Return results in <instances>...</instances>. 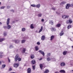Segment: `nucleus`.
Returning <instances> with one entry per match:
<instances>
[{"label":"nucleus","mask_w":73,"mask_h":73,"mask_svg":"<svg viewBox=\"0 0 73 73\" xmlns=\"http://www.w3.org/2000/svg\"><path fill=\"white\" fill-rule=\"evenodd\" d=\"M9 21H10V19L9 18H8L7 19V28L8 29H11V27L10 25H9Z\"/></svg>","instance_id":"obj_1"},{"label":"nucleus","mask_w":73,"mask_h":73,"mask_svg":"<svg viewBox=\"0 0 73 73\" xmlns=\"http://www.w3.org/2000/svg\"><path fill=\"white\" fill-rule=\"evenodd\" d=\"M15 62H16L17 60H18V61H20L21 60V58H19V55H17L15 57Z\"/></svg>","instance_id":"obj_2"},{"label":"nucleus","mask_w":73,"mask_h":73,"mask_svg":"<svg viewBox=\"0 0 73 73\" xmlns=\"http://www.w3.org/2000/svg\"><path fill=\"white\" fill-rule=\"evenodd\" d=\"M73 23V21H72V20H71L70 19H69V21H67L66 22V23L67 24H68V23H70V24H71V23Z\"/></svg>","instance_id":"obj_3"},{"label":"nucleus","mask_w":73,"mask_h":73,"mask_svg":"<svg viewBox=\"0 0 73 73\" xmlns=\"http://www.w3.org/2000/svg\"><path fill=\"white\" fill-rule=\"evenodd\" d=\"M69 17V16L68 15H63L62 16V18L63 19H66V18H68Z\"/></svg>","instance_id":"obj_4"},{"label":"nucleus","mask_w":73,"mask_h":73,"mask_svg":"<svg viewBox=\"0 0 73 73\" xmlns=\"http://www.w3.org/2000/svg\"><path fill=\"white\" fill-rule=\"evenodd\" d=\"M70 4H67V5L66 6V8L67 9H68L69 7H70Z\"/></svg>","instance_id":"obj_5"},{"label":"nucleus","mask_w":73,"mask_h":73,"mask_svg":"<svg viewBox=\"0 0 73 73\" xmlns=\"http://www.w3.org/2000/svg\"><path fill=\"white\" fill-rule=\"evenodd\" d=\"M39 52L41 53L43 56H45V53L43 51H42V50H40L39 51Z\"/></svg>","instance_id":"obj_6"},{"label":"nucleus","mask_w":73,"mask_h":73,"mask_svg":"<svg viewBox=\"0 0 73 73\" xmlns=\"http://www.w3.org/2000/svg\"><path fill=\"white\" fill-rule=\"evenodd\" d=\"M49 24H51L52 25H53L54 24V22L52 20H50L49 21Z\"/></svg>","instance_id":"obj_7"},{"label":"nucleus","mask_w":73,"mask_h":73,"mask_svg":"<svg viewBox=\"0 0 73 73\" xmlns=\"http://www.w3.org/2000/svg\"><path fill=\"white\" fill-rule=\"evenodd\" d=\"M19 64H18V63L15 64H14V66L15 68H17V67H18V66H19Z\"/></svg>","instance_id":"obj_8"},{"label":"nucleus","mask_w":73,"mask_h":73,"mask_svg":"<svg viewBox=\"0 0 73 73\" xmlns=\"http://www.w3.org/2000/svg\"><path fill=\"white\" fill-rule=\"evenodd\" d=\"M15 44H19L20 42V40H16L15 41Z\"/></svg>","instance_id":"obj_9"},{"label":"nucleus","mask_w":73,"mask_h":73,"mask_svg":"<svg viewBox=\"0 0 73 73\" xmlns=\"http://www.w3.org/2000/svg\"><path fill=\"white\" fill-rule=\"evenodd\" d=\"M28 73H31V69L30 68H29L27 69V72Z\"/></svg>","instance_id":"obj_10"},{"label":"nucleus","mask_w":73,"mask_h":73,"mask_svg":"<svg viewBox=\"0 0 73 73\" xmlns=\"http://www.w3.org/2000/svg\"><path fill=\"white\" fill-rule=\"evenodd\" d=\"M54 35H52V36H51L50 37V40L51 41H52L53 39H54Z\"/></svg>","instance_id":"obj_11"},{"label":"nucleus","mask_w":73,"mask_h":73,"mask_svg":"<svg viewBox=\"0 0 73 73\" xmlns=\"http://www.w3.org/2000/svg\"><path fill=\"white\" fill-rule=\"evenodd\" d=\"M45 37L44 35H42V36L41 39L42 40H45Z\"/></svg>","instance_id":"obj_12"},{"label":"nucleus","mask_w":73,"mask_h":73,"mask_svg":"<svg viewBox=\"0 0 73 73\" xmlns=\"http://www.w3.org/2000/svg\"><path fill=\"white\" fill-rule=\"evenodd\" d=\"M60 65L61 66H65V63L64 62H62L60 64Z\"/></svg>","instance_id":"obj_13"},{"label":"nucleus","mask_w":73,"mask_h":73,"mask_svg":"<svg viewBox=\"0 0 73 73\" xmlns=\"http://www.w3.org/2000/svg\"><path fill=\"white\" fill-rule=\"evenodd\" d=\"M31 63H32L33 64H36V61L35 60H33L31 61Z\"/></svg>","instance_id":"obj_14"},{"label":"nucleus","mask_w":73,"mask_h":73,"mask_svg":"<svg viewBox=\"0 0 73 73\" xmlns=\"http://www.w3.org/2000/svg\"><path fill=\"white\" fill-rule=\"evenodd\" d=\"M43 29V27L42 26H41V29H40V30L39 31V33H40L42 31V30Z\"/></svg>","instance_id":"obj_15"},{"label":"nucleus","mask_w":73,"mask_h":73,"mask_svg":"<svg viewBox=\"0 0 73 73\" xmlns=\"http://www.w3.org/2000/svg\"><path fill=\"white\" fill-rule=\"evenodd\" d=\"M64 34V32L63 31H62L60 33V36H62V35H63Z\"/></svg>","instance_id":"obj_16"},{"label":"nucleus","mask_w":73,"mask_h":73,"mask_svg":"<svg viewBox=\"0 0 73 73\" xmlns=\"http://www.w3.org/2000/svg\"><path fill=\"white\" fill-rule=\"evenodd\" d=\"M67 53H68V52H67V51H64L63 52V55H64V56H65L66 55V54H67Z\"/></svg>","instance_id":"obj_17"},{"label":"nucleus","mask_w":73,"mask_h":73,"mask_svg":"<svg viewBox=\"0 0 73 73\" xmlns=\"http://www.w3.org/2000/svg\"><path fill=\"white\" fill-rule=\"evenodd\" d=\"M40 68L41 70L42 69V67H43V66L42 64H40Z\"/></svg>","instance_id":"obj_18"},{"label":"nucleus","mask_w":73,"mask_h":73,"mask_svg":"<svg viewBox=\"0 0 73 73\" xmlns=\"http://www.w3.org/2000/svg\"><path fill=\"white\" fill-rule=\"evenodd\" d=\"M26 48H24L22 50V53H24L25 52Z\"/></svg>","instance_id":"obj_19"},{"label":"nucleus","mask_w":73,"mask_h":73,"mask_svg":"<svg viewBox=\"0 0 73 73\" xmlns=\"http://www.w3.org/2000/svg\"><path fill=\"white\" fill-rule=\"evenodd\" d=\"M31 58L32 59H33V58L34 57H35V55H34L33 54H32L31 55Z\"/></svg>","instance_id":"obj_20"},{"label":"nucleus","mask_w":73,"mask_h":73,"mask_svg":"<svg viewBox=\"0 0 73 73\" xmlns=\"http://www.w3.org/2000/svg\"><path fill=\"white\" fill-rule=\"evenodd\" d=\"M60 73H65V71L64 70H61L60 71Z\"/></svg>","instance_id":"obj_21"},{"label":"nucleus","mask_w":73,"mask_h":73,"mask_svg":"<svg viewBox=\"0 0 73 73\" xmlns=\"http://www.w3.org/2000/svg\"><path fill=\"white\" fill-rule=\"evenodd\" d=\"M30 27L31 29H33V28H34V27H33V24H31L30 26Z\"/></svg>","instance_id":"obj_22"},{"label":"nucleus","mask_w":73,"mask_h":73,"mask_svg":"<svg viewBox=\"0 0 73 73\" xmlns=\"http://www.w3.org/2000/svg\"><path fill=\"white\" fill-rule=\"evenodd\" d=\"M5 40V39L4 38H0V42H2V41H4Z\"/></svg>","instance_id":"obj_23"},{"label":"nucleus","mask_w":73,"mask_h":73,"mask_svg":"<svg viewBox=\"0 0 73 73\" xmlns=\"http://www.w3.org/2000/svg\"><path fill=\"white\" fill-rule=\"evenodd\" d=\"M51 29L52 31H56V29L52 27Z\"/></svg>","instance_id":"obj_24"},{"label":"nucleus","mask_w":73,"mask_h":73,"mask_svg":"<svg viewBox=\"0 0 73 73\" xmlns=\"http://www.w3.org/2000/svg\"><path fill=\"white\" fill-rule=\"evenodd\" d=\"M48 72H49V70H48L47 69L44 72V73H48Z\"/></svg>","instance_id":"obj_25"},{"label":"nucleus","mask_w":73,"mask_h":73,"mask_svg":"<svg viewBox=\"0 0 73 73\" xmlns=\"http://www.w3.org/2000/svg\"><path fill=\"white\" fill-rule=\"evenodd\" d=\"M6 66V65L5 64H3L2 65V68H4Z\"/></svg>","instance_id":"obj_26"},{"label":"nucleus","mask_w":73,"mask_h":73,"mask_svg":"<svg viewBox=\"0 0 73 73\" xmlns=\"http://www.w3.org/2000/svg\"><path fill=\"white\" fill-rule=\"evenodd\" d=\"M22 32H24V31H25V28H23L22 29Z\"/></svg>","instance_id":"obj_27"},{"label":"nucleus","mask_w":73,"mask_h":73,"mask_svg":"<svg viewBox=\"0 0 73 73\" xmlns=\"http://www.w3.org/2000/svg\"><path fill=\"white\" fill-rule=\"evenodd\" d=\"M61 26V24H58L56 25V27H60Z\"/></svg>","instance_id":"obj_28"},{"label":"nucleus","mask_w":73,"mask_h":73,"mask_svg":"<svg viewBox=\"0 0 73 73\" xmlns=\"http://www.w3.org/2000/svg\"><path fill=\"white\" fill-rule=\"evenodd\" d=\"M25 42V40H23L21 41V42L22 44H23V43H24Z\"/></svg>","instance_id":"obj_29"},{"label":"nucleus","mask_w":73,"mask_h":73,"mask_svg":"<svg viewBox=\"0 0 73 73\" xmlns=\"http://www.w3.org/2000/svg\"><path fill=\"white\" fill-rule=\"evenodd\" d=\"M35 49L37 51V50H38V46H36L35 47Z\"/></svg>","instance_id":"obj_30"},{"label":"nucleus","mask_w":73,"mask_h":73,"mask_svg":"<svg viewBox=\"0 0 73 73\" xmlns=\"http://www.w3.org/2000/svg\"><path fill=\"white\" fill-rule=\"evenodd\" d=\"M31 6L33 7H36V5L34 4L31 5Z\"/></svg>","instance_id":"obj_31"},{"label":"nucleus","mask_w":73,"mask_h":73,"mask_svg":"<svg viewBox=\"0 0 73 73\" xmlns=\"http://www.w3.org/2000/svg\"><path fill=\"white\" fill-rule=\"evenodd\" d=\"M36 7L37 8H39L40 7V4H38L36 5Z\"/></svg>","instance_id":"obj_32"},{"label":"nucleus","mask_w":73,"mask_h":73,"mask_svg":"<svg viewBox=\"0 0 73 73\" xmlns=\"http://www.w3.org/2000/svg\"><path fill=\"white\" fill-rule=\"evenodd\" d=\"M3 35L4 36H7V33H6V32H4Z\"/></svg>","instance_id":"obj_33"},{"label":"nucleus","mask_w":73,"mask_h":73,"mask_svg":"<svg viewBox=\"0 0 73 73\" xmlns=\"http://www.w3.org/2000/svg\"><path fill=\"white\" fill-rule=\"evenodd\" d=\"M41 16H42L41 14H39L38 15V17H41Z\"/></svg>","instance_id":"obj_34"},{"label":"nucleus","mask_w":73,"mask_h":73,"mask_svg":"<svg viewBox=\"0 0 73 73\" xmlns=\"http://www.w3.org/2000/svg\"><path fill=\"white\" fill-rule=\"evenodd\" d=\"M47 61H50V58H47Z\"/></svg>","instance_id":"obj_35"},{"label":"nucleus","mask_w":73,"mask_h":73,"mask_svg":"<svg viewBox=\"0 0 73 73\" xmlns=\"http://www.w3.org/2000/svg\"><path fill=\"white\" fill-rule=\"evenodd\" d=\"M71 28V25H69L68 26L67 28L68 29H69V28Z\"/></svg>","instance_id":"obj_36"},{"label":"nucleus","mask_w":73,"mask_h":73,"mask_svg":"<svg viewBox=\"0 0 73 73\" xmlns=\"http://www.w3.org/2000/svg\"><path fill=\"white\" fill-rule=\"evenodd\" d=\"M50 56V53H48L47 55V57H49Z\"/></svg>","instance_id":"obj_37"},{"label":"nucleus","mask_w":73,"mask_h":73,"mask_svg":"<svg viewBox=\"0 0 73 73\" xmlns=\"http://www.w3.org/2000/svg\"><path fill=\"white\" fill-rule=\"evenodd\" d=\"M4 8H5V6H2L1 7L0 9H4Z\"/></svg>","instance_id":"obj_38"},{"label":"nucleus","mask_w":73,"mask_h":73,"mask_svg":"<svg viewBox=\"0 0 73 73\" xmlns=\"http://www.w3.org/2000/svg\"><path fill=\"white\" fill-rule=\"evenodd\" d=\"M3 27V28H4V29H6L7 28V27L6 26H4Z\"/></svg>","instance_id":"obj_39"},{"label":"nucleus","mask_w":73,"mask_h":73,"mask_svg":"<svg viewBox=\"0 0 73 73\" xmlns=\"http://www.w3.org/2000/svg\"><path fill=\"white\" fill-rule=\"evenodd\" d=\"M66 3V2H62L60 4H65Z\"/></svg>","instance_id":"obj_40"},{"label":"nucleus","mask_w":73,"mask_h":73,"mask_svg":"<svg viewBox=\"0 0 73 73\" xmlns=\"http://www.w3.org/2000/svg\"><path fill=\"white\" fill-rule=\"evenodd\" d=\"M33 70H35V66H33Z\"/></svg>","instance_id":"obj_41"},{"label":"nucleus","mask_w":73,"mask_h":73,"mask_svg":"<svg viewBox=\"0 0 73 73\" xmlns=\"http://www.w3.org/2000/svg\"><path fill=\"white\" fill-rule=\"evenodd\" d=\"M37 45H40V42H37Z\"/></svg>","instance_id":"obj_42"},{"label":"nucleus","mask_w":73,"mask_h":73,"mask_svg":"<svg viewBox=\"0 0 73 73\" xmlns=\"http://www.w3.org/2000/svg\"><path fill=\"white\" fill-rule=\"evenodd\" d=\"M52 10H54V11H55V10H56V8L53 7L52 8Z\"/></svg>","instance_id":"obj_43"},{"label":"nucleus","mask_w":73,"mask_h":73,"mask_svg":"<svg viewBox=\"0 0 73 73\" xmlns=\"http://www.w3.org/2000/svg\"><path fill=\"white\" fill-rule=\"evenodd\" d=\"M11 70H12V68H10L9 69V71H11Z\"/></svg>","instance_id":"obj_44"},{"label":"nucleus","mask_w":73,"mask_h":73,"mask_svg":"<svg viewBox=\"0 0 73 73\" xmlns=\"http://www.w3.org/2000/svg\"><path fill=\"white\" fill-rule=\"evenodd\" d=\"M7 8L8 9H9V8H10V6H7Z\"/></svg>","instance_id":"obj_45"},{"label":"nucleus","mask_w":73,"mask_h":73,"mask_svg":"<svg viewBox=\"0 0 73 73\" xmlns=\"http://www.w3.org/2000/svg\"><path fill=\"white\" fill-rule=\"evenodd\" d=\"M44 21V19H42L41 20L42 22H43V21Z\"/></svg>","instance_id":"obj_46"},{"label":"nucleus","mask_w":73,"mask_h":73,"mask_svg":"<svg viewBox=\"0 0 73 73\" xmlns=\"http://www.w3.org/2000/svg\"><path fill=\"white\" fill-rule=\"evenodd\" d=\"M13 46H10V47H9V48H13Z\"/></svg>","instance_id":"obj_47"},{"label":"nucleus","mask_w":73,"mask_h":73,"mask_svg":"<svg viewBox=\"0 0 73 73\" xmlns=\"http://www.w3.org/2000/svg\"><path fill=\"white\" fill-rule=\"evenodd\" d=\"M9 62H10V59L9 58H8Z\"/></svg>","instance_id":"obj_48"},{"label":"nucleus","mask_w":73,"mask_h":73,"mask_svg":"<svg viewBox=\"0 0 73 73\" xmlns=\"http://www.w3.org/2000/svg\"><path fill=\"white\" fill-rule=\"evenodd\" d=\"M3 57V55H0V58H2Z\"/></svg>","instance_id":"obj_49"},{"label":"nucleus","mask_w":73,"mask_h":73,"mask_svg":"<svg viewBox=\"0 0 73 73\" xmlns=\"http://www.w3.org/2000/svg\"><path fill=\"white\" fill-rule=\"evenodd\" d=\"M3 52H0V54H3Z\"/></svg>","instance_id":"obj_50"},{"label":"nucleus","mask_w":73,"mask_h":73,"mask_svg":"<svg viewBox=\"0 0 73 73\" xmlns=\"http://www.w3.org/2000/svg\"><path fill=\"white\" fill-rule=\"evenodd\" d=\"M11 11H12V12H14V11L13 10H11Z\"/></svg>","instance_id":"obj_51"},{"label":"nucleus","mask_w":73,"mask_h":73,"mask_svg":"<svg viewBox=\"0 0 73 73\" xmlns=\"http://www.w3.org/2000/svg\"><path fill=\"white\" fill-rule=\"evenodd\" d=\"M1 62L0 61V65H1Z\"/></svg>","instance_id":"obj_52"},{"label":"nucleus","mask_w":73,"mask_h":73,"mask_svg":"<svg viewBox=\"0 0 73 73\" xmlns=\"http://www.w3.org/2000/svg\"><path fill=\"white\" fill-rule=\"evenodd\" d=\"M1 24H2V23L0 22V25H1Z\"/></svg>","instance_id":"obj_53"},{"label":"nucleus","mask_w":73,"mask_h":73,"mask_svg":"<svg viewBox=\"0 0 73 73\" xmlns=\"http://www.w3.org/2000/svg\"><path fill=\"white\" fill-rule=\"evenodd\" d=\"M1 2H0V5H1Z\"/></svg>","instance_id":"obj_54"},{"label":"nucleus","mask_w":73,"mask_h":73,"mask_svg":"<svg viewBox=\"0 0 73 73\" xmlns=\"http://www.w3.org/2000/svg\"><path fill=\"white\" fill-rule=\"evenodd\" d=\"M42 60V58H40L39 60Z\"/></svg>","instance_id":"obj_55"},{"label":"nucleus","mask_w":73,"mask_h":73,"mask_svg":"<svg viewBox=\"0 0 73 73\" xmlns=\"http://www.w3.org/2000/svg\"><path fill=\"white\" fill-rule=\"evenodd\" d=\"M16 51H17H17H18V49Z\"/></svg>","instance_id":"obj_56"},{"label":"nucleus","mask_w":73,"mask_h":73,"mask_svg":"<svg viewBox=\"0 0 73 73\" xmlns=\"http://www.w3.org/2000/svg\"><path fill=\"white\" fill-rule=\"evenodd\" d=\"M72 72H73V70H72Z\"/></svg>","instance_id":"obj_57"},{"label":"nucleus","mask_w":73,"mask_h":73,"mask_svg":"<svg viewBox=\"0 0 73 73\" xmlns=\"http://www.w3.org/2000/svg\"><path fill=\"white\" fill-rule=\"evenodd\" d=\"M56 13H57V12H56Z\"/></svg>","instance_id":"obj_58"},{"label":"nucleus","mask_w":73,"mask_h":73,"mask_svg":"<svg viewBox=\"0 0 73 73\" xmlns=\"http://www.w3.org/2000/svg\"><path fill=\"white\" fill-rule=\"evenodd\" d=\"M16 21H17V20Z\"/></svg>","instance_id":"obj_59"}]
</instances>
